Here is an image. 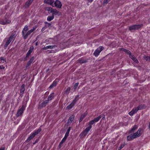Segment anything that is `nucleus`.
Listing matches in <instances>:
<instances>
[{"instance_id":"nucleus-2","label":"nucleus","mask_w":150,"mask_h":150,"mask_svg":"<svg viewBox=\"0 0 150 150\" xmlns=\"http://www.w3.org/2000/svg\"><path fill=\"white\" fill-rule=\"evenodd\" d=\"M143 132V129L142 128H139L137 132H136L131 134L127 137V140L128 141L132 140L134 139L140 137L142 134Z\"/></svg>"},{"instance_id":"nucleus-53","label":"nucleus","mask_w":150,"mask_h":150,"mask_svg":"<svg viewBox=\"0 0 150 150\" xmlns=\"http://www.w3.org/2000/svg\"><path fill=\"white\" fill-rule=\"evenodd\" d=\"M26 142H28L29 141H26Z\"/></svg>"},{"instance_id":"nucleus-33","label":"nucleus","mask_w":150,"mask_h":150,"mask_svg":"<svg viewBox=\"0 0 150 150\" xmlns=\"http://www.w3.org/2000/svg\"><path fill=\"white\" fill-rule=\"evenodd\" d=\"M71 89L70 87H68L66 89V90L64 91V93L66 95H68Z\"/></svg>"},{"instance_id":"nucleus-39","label":"nucleus","mask_w":150,"mask_h":150,"mask_svg":"<svg viewBox=\"0 0 150 150\" xmlns=\"http://www.w3.org/2000/svg\"><path fill=\"white\" fill-rule=\"evenodd\" d=\"M79 84V83H76L74 85V90H76V88L78 86V85Z\"/></svg>"},{"instance_id":"nucleus-26","label":"nucleus","mask_w":150,"mask_h":150,"mask_svg":"<svg viewBox=\"0 0 150 150\" xmlns=\"http://www.w3.org/2000/svg\"><path fill=\"white\" fill-rule=\"evenodd\" d=\"M44 23L45 24V27H46L47 28H50L51 27L52 24L51 23H49L47 22H45Z\"/></svg>"},{"instance_id":"nucleus-42","label":"nucleus","mask_w":150,"mask_h":150,"mask_svg":"<svg viewBox=\"0 0 150 150\" xmlns=\"http://www.w3.org/2000/svg\"><path fill=\"white\" fill-rule=\"evenodd\" d=\"M5 68V67H4L3 65H0V70L1 69H4Z\"/></svg>"},{"instance_id":"nucleus-3","label":"nucleus","mask_w":150,"mask_h":150,"mask_svg":"<svg viewBox=\"0 0 150 150\" xmlns=\"http://www.w3.org/2000/svg\"><path fill=\"white\" fill-rule=\"evenodd\" d=\"M16 32L15 31H13L11 33V36L7 39L5 44L4 45V48L6 49L10 43L13 42L15 39L16 36Z\"/></svg>"},{"instance_id":"nucleus-44","label":"nucleus","mask_w":150,"mask_h":150,"mask_svg":"<svg viewBox=\"0 0 150 150\" xmlns=\"http://www.w3.org/2000/svg\"><path fill=\"white\" fill-rule=\"evenodd\" d=\"M6 24L8 23H10L11 22V21L9 20H6Z\"/></svg>"},{"instance_id":"nucleus-41","label":"nucleus","mask_w":150,"mask_h":150,"mask_svg":"<svg viewBox=\"0 0 150 150\" xmlns=\"http://www.w3.org/2000/svg\"><path fill=\"white\" fill-rule=\"evenodd\" d=\"M0 24L2 25H5L6 24V21H0Z\"/></svg>"},{"instance_id":"nucleus-12","label":"nucleus","mask_w":150,"mask_h":150,"mask_svg":"<svg viewBox=\"0 0 150 150\" xmlns=\"http://www.w3.org/2000/svg\"><path fill=\"white\" fill-rule=\"evenodd\" d=\"M57 47V46L55 45H48L43 48L42 50H46L48 49H52Z\"/></svg>"},{"instance_id":"nucleus-13","label":"nucleus","mask_w":150,"mask_h":150,"mask_svg":"<svg viewBox=\"0 0 150 150\" xmlns=\"http://www.w3.org/2000/svg\"><path fill=\"white\" fill-rule=\"evenodd\" d=\"M34 59V57H32L30 58V60L27 63V64L26 66V68H28L29 67V66H30L33 62Z\"/></svg>"},{"instance_id":"nucleus-23","label":"nucleus","mask_w":150,"mask_h":150,"mask_svg":"<svg viewBox=\"0 0 150 150\" xmlns=\"http://www.w3.org/2000/svg\"><path fill=\"white\" fill-rule=\"evenodd\" d=\"M74 115H71V117H70L69 118L67 121L68 123H71L74 120Z\"/></svg>"},{"instance_id":"nucleus-38","label":"nucleus","mask_w":150,"mask_h":150,"mask_svg":"<svg viewBox=\"0 0 150 150\" xmlns=\"http://www.w3.org/2000/svg\"><path fill=\"white\" fill-rule=\"evenodd\" d=\"M64 142V141H61V142L60 143L58 146V147L59 148H60L62 147Z\"/></svg>"},{"instance_id":"nucleus-51","label":"nucleus","mask_w":150,"mask_h":150,"mask_svg":"<svg viewBox=\"0 0 150 150\" xmlns=\"http://www.w3.org/2000/svg\"><path fill=\"white\" fill-rule=\"evenodd\" d=\"M38 38V37H37V38H36V40H37V38Z\"/></svg>"},{"instance_id":"nucleus-49","label":"nucleus","mask_w":150,"mask_h":150,"mask_svg":"<svg viewBox=\"0 0 150 150\" xmlns=\"http://www.w3.org/2000/svg\"><path fill=\"white\" fill-rule=\"evenodd\" d=\"M38 45V42H37L35 43V45H36V46H37Z\"/></svg>"},{"instance_id":"nucleus-37","label":"nucleus","mask_w":150,"mask_h":150,"mask_svg":"<svg viewBox=\"0 0 150 150\" xmlns=\"http://www.w3.org/2000/svg\"><path fill=\"white\" fill-rule=\"evenodd\" d=\"M53 8L51 7H46L45 8V10L48 11H50L51 13V11H52Z\"/></svg>"},{"instance_id":"nucleus-25","label":"nucleus","mask_w":150,"mask_h":150,"mask_svg":"<svg viewBox=\"0 0 150 150\" xmlns=\"http://www.w3.org/2000/svg\"><path fill=\"white\" fill-rule=\"evenodd\" d=\"M54 17V15L52 14V16H48L47 18V20L48 21H51L53 19Z\"/></svg>"},{"instance_id":"nucleus-15","label":"nucleus","mask_w":150,"mask_h":150,"mask_svg":"<svg viewBox=\"0 0 150 150\" xmlns=\"http://www.w3.org/2000/svg\"><path fill=\"white\" fill-rule=\"evenodd\" d=\"M51 13H52V14L54 15H60V12L59 11H57L56 9L53 8L52 11H51Z\"/></svg>"},{"instance_id":"nucleus-11","label":"nucleus","mask_w":150,"mask_h":150,"mask_svg":"<svg viewBox=\"0 0 150 150\" xmlns=\"http://www.w3.org/2000/svg\"><path fill=\"white\" fill-rule=\"evenodd\" d=\"M44 2L53 7L54 1V0H44Z\"/></svg>"},{"instance_id":"nucleus-5","label":"nucleus","mask_w":150,"mask_h":150,"mask_svg":"<svg viewBox=\"0 0 150 150\" xmlns=\"http://www.w3.org/2000/svg\"><path fill=\"white\" fill-rule=\"evenodd\" d=\"M142 26V24L133 25L129 26V29L131 32H133L136 30L139 29Z\"/></svg>"},{"instance_id":"nucleus-52","label":"nucleus","mask_w":150,"mask_h":150,"mask_svg":"<svg viewBox=\"0 0 150 150\" xmlns=\"http://www.w3.org/2000/svg\"><path fill=\"white\" fill-rule=\"evenodd\" d=\"M42 150H45V149L44 148V149H42Z\"/></svg>"},{"instance_id":"nucleus-8","label":"nucleus","mask_w":150,"mask_h":150,"mask_svg":"<svg viewBox=\"0 0 150 150\" xmlns=\"http://www.w3.org/2000/svg\"><path fill=\"white\" fill-rule=\"evenodd\" d=\"M104 49V47L103 46H100L95 50L93 55L96 57H98L100 53Z\"/></svg>"},{"instance_id":"nucleus-4","label":"nucleus","mask_w":150,"mask_h":150,"mask_svg":"<svg viewBox=\"0 0 150 150\" xmlns=\"http://www.w3.org/2000/svg\"><path fill=\"white\" fill-rule=\"evenodd\" d=\"M144 107V105H140L137 107L134 108L129 113V114L131 116H132L133 115L136 113L138 111L141 110L143 109Z\"/></svg>"},{"instance_id":"nucleus-29","label":"nucleus","mask_w":150,"mask_h":150,"mask_svg":"<svg viewBox=\"0 0 150 150\" xmlns=\"http://www.w3.org/2000/svg\"><path fill=\"white\" fill-rule=\"evenodd\" d=\"M143 58L146 61L150 62V56L144 55L143 56Z\"/></svg>"},{"instance_id":"nucleus-14","label":"nucleus","mask_w":150,"mask_h":150,"mask_svg":"<svg viewBox=\"0 0 150 150\" xmlns=\"http://www.w3.org/2000/svg\"><path fill=\"white\" fill-rule=\"evenodd\" d=\"M48 103L49 101L47 100H45L39 105V108H42L43 107H45Z\"/></svg>"},{"instance_id":"nucleus-6","label":"nucleus","mask_w":150,"mask_h":150,"mask_svg":"<svg viewBox=\"0 0 150 150\" xmlns=\"http://www.w3.org/2000/svg\"><path fill=\"white\" fill-rule=\"evenodd\" d=\"M41 131V129L39 128L37 130H35L33 132L31 133L30 136L28 138L26 141H30L35 136L38 134Z\"/></svg>"},{"instance_id":"nucleus-40","label":"nucleus","mask_w":150,"mask_h":150,"mask_svg":"<svg viewBox=\"0 0 150 150\" xmlns=\"http://www.w3.org/2000/svg\"><path fill=\"white\" fill-rule=\"evenodd\" d=\"M110 1V0H104L103 3L104 4H106L109 2Z\"/></svg>"},{"instance_id":"nucleus-31","label":"nucleus","mask_w":150,"mask_h":150,"mask_svg":"<svg viewBox=\"0 0 150 150\" xmlns=\"http://www.w3.org/2000/svg\"><path fill=\"white\" fill-rule=\"evenodd\" d=\"M122 50L124 52L126 53L127 54H129V55L131 54V52L129 50H127L126 49L122 48Z\"/></svg>"},{"instance_id":"nucleus-32","label":"nucleus","mask_w":150,"mask_h":150,"mask_svg":"<svg viewBox=\"0 0 150 150\" xmlns=\"http://www.w3.org/2000/svg\"><path fill=\"white\" fill-rule=\"evenodd\" d=\"M101 115L99 116L98 117L95 118L93 120H94V121L95 122H97L101 118Z\"/></svg>"},{"instance_id":"nucleus-50","label":"nucleus","mask_w":150,"mask_h":150,"mask_svg":"<svg viewBox=\"0 0 150 150\" xmlns=\"http://www.w3.org/2000/svg\"><path fill=\"white\" fill-rule=\"evenodd\" d=\"M38 141H35L34 143H33V144H35Z\"/></svg>"},{"instance_id":"nucleus-46","label":"nucleus","mask_w":150,"mask_h":150,"mask_svg":"<svg viewBox=\"0 0 150 150\" xmlns=\"http://www.w3.org/2000/svg\"><path fill=\"white\" fill-rule=\"evenodd\" d=\"M70 127H69L68 129H67V132H69H69L70 131Z\"/></svg>"},{"instance_id":"nucleus-35","label":"nucleus","mask_w":150,"mask_h":150,"mask_svg":"<svg viewBox=\"0 0 150 150\" xmlns=\"http://www.w3.org/2000/svg\"><path fill=\"white\" fill-rule=\"evenodd\" d=\"M69 134V132H67L65 134L64 137L63 138L62 141H65L67 139V138Z\"/></svg>"},{"instance_id":"nucleus-20","label":"nucleus","mask_w":150,"mask_h":150,"mask_svg":"<svg viewBox=\"0 0 150 150\" xmlns=\"http://www.w3.org/2000/svg\"><path fill=\"white\" fill-rule=\"evenodd\" d=\"M75 103L74 102H72L69 105L67 106L66 109L67 110H70L75 105Z\"/></svg>"},{"instance_id":"nucleus-9","label":"nucleus","mask_w":150,"mask_h":150,"mask_svg":"<svg viewBox=\"0 0 150 150\" xmlns=\"http://www.w3.org/2000/svg\"><path fill=\"white\" fill-rule=\"evenodd\" d=\"M62 6L61 2L58 0H56L53 4V7H56L57 8H61Z\"/></svg>"},{"instance_id":"nucleus-1","label":"nucleus","mask_w":150,"mask_h":150,"mask_svg":"<svg viewBox=\"0 0 150 150\" xmlns=\"http://www.w3.org/2000/svg\"><path fill=\"white\" fill-rule=\"evenodd\" d=\"M36 28L37 27L36 26L33 27L32 29H30L28 32H27L28 30V26L25 25L23 28L22 32V36L23 37V39L24 40L26 39L28 36L36 29Z\"/></svg>"},{"instance_id":"nucleus-17","label":"nucleus","mask_w":150,"mask_h":150,"mask_svg":"<svg viewBox=\"0 0 150 150\" xmlns=\"http://www.w3.org/2000/svg\"><path fill=\"white\" fill-rule=\"evenodd\" d=\"M129 57L136 63H139V61L137 60L136 58L132 55L131 54L129 55Z\"/></svg>"},{"instance_id":"nucleus-27","label":"nucleus","mask_w":150,"mask_h":150,"mask_svg":"<svg viewBox=\"0 0 150 150\" xmlns=\"http://www.w3.org/2000/svg\"><path fill=\"white\" fill-rule=\"evenodd\" d=\"M21 93L22 94L25 91L24 85L23 84L22 85L21 88L20 89Z\"/></svg>"},{"instance_id":"nucleus-45","label":"nucleus","mask_w":150,"mask_h":150,"mask_svg":"<svg viewBox=\"0 0 150 150\" xmlns=\"http://www.w3.org/2000/svg\"><path fill=\"white\" fill-rule=\"evenodd\" d=\"M5 146H2L0 148V150H5Z\"/></svg>"},{"instance_id":"nucleus-7","label":"nucleus","mask_w":150,"mask_h":150,"mask_svg":"<svg viewBox=\"0 0 150 150\" xmlns=\"http://www.w3.org/2000/svg\"><path fill=\"white\" fill-rule=\"evenodd\" d=\"M25 108L26 106L25 105H23L22 107L18 110L16 114V116L18 117L21 115L25 110Z\"/></svg>"},{"instance_id":"nucleus-24","label":"nucleus","mask_w":150,"mask_h":150,"mask_svg":"<svg viewBox=\"0 0 150 150\" xmlns=\"http://www.w3.org/2000/svg\"><path fill=\"white\" fill-rule=\"evenodd\" d=\"M86 115L87 114L85 113L83 114V115L81 116L79 120V122H80L82 121L83 119L86 117Z\"/></svg>"},{"instance_id":"nucleus-16","label":"nucleus","mask_w":150,"mask_h":150,"mask_svg":"<svg viewBox=\"0 0 150 150\" xmlns=\"http://www.w3.org/2000/svg\"><path fill=\"white\" fill-rule=\"evenodd\" d=\"M33 1V0H28L25 4L24 7L25 8H28L31 4Z\"/></svg>"},{"instance_id":"nucleus-34","label":"nucleus","mask_w":150,"mask_h":150,"mask_svg":"<svg viewBox=\"0 0 150 150\" xmlns=\"http://www.w3.org/2000/svg\"><path fill=\"white\" fill-rule=\"evenodd\" d=\"M127 144H126L125 142H124L123 144H122L120 147L118 148V150H120L122 149L125 145H126Z\"/></svg>"},{"instance_id":"nucleus-47","label":"nucleus","mask_w":150,"mask_h":150,"mask_svg":"<svg viewBox=\"0 0 150 150\" xmlns=\"http://www.w3.org/2000/svg\"><path fill=\"white\" fill-rule=\"evenodd\" d=\"M148 127L149 129V130H150V122L149 123V125L148 126Z\"/></svg>"},{"instance_id":"nucleus-22","label":"nucleus","mask_w":150,"mask_h":150,"mask_svg":"<svg viewBox=\"0 0 150 150\" xmlns=\"http://www.w3.org/2000/svg\"><path fill=\"white\" fill-rule=\"evenodd\" d=\"M54 93H52L50 94L48 97L47 100L49 102V101L51 100L54 98Z\"/></svg>"},{"instance_id":"nucleus-43","label":"nucleus","mask_w":150,"mask_h":150,"mask_svg":"<svg viewBox=\"0 0 150 150\" xmlns=\"http://www.w3.org/2000/svg\"><path fill=\"white\" fill-rule=\"evenodd\" d=\"M47 28H46V27L45 26V25L42 29L41 31H44Z\"/></svg>"},{"instance_id":"nucleus-36","label":"nucleus","mask_w":150,"mask_h":150,"mask_svg":"<svg viewBox=\"0 0 150 150\" xmlns=\"http://www.w3.org/2000/svg\"><path fill=\"white\" fill-rule=\"evenodd\" d=\"M5 60V59L3 57H1L0 58V64L3 63Z\"/></svg>"},{"instance_id":"nucleus-48","label":"nucleus","mask_w":150,"mask_h":150,"mask_svg":"<svg viewBox=\"0 0 150 150\" xmlns=\"http://www.w3.org/2000/svg\"><path fill=\"white\" fill-rule=\"evenodd\" d=\"M93 0H88V1L90 2H92L93 1Z\"/></svg>"},{"instance_id":"nucleus-30","label":"nucleus","mask_w":150,"mask_h":150,"mask_svg":"<svg viewBox=\"0 0 150 150\" xmlns=\"http://www.w3.org/2000/svg\"><path fill=\"white\" fill-rule=\"evenodd\" d=\"M79 95H77L76 96L75 98L73 100V102H74L75 104H76V102L79 99Z\"/></svg>"},{"instance_id":"nucleus-21","label":"nucleus","mask_w":150,"mask_h":150,"mask_svg":"<svg viewBox=\"0 0 150 150\" xmlns=\"http://www.w3.org/2000/svg\"><path fill=\"white\" fill-rule=\"evenodd\" d=\"M138 127V126L137 125H134L133 127L130 130V133H133L134 132V131L137 129Z\"/></svg>"},{"instance_id":"nucleus-18","label":"nucleus","mask_w":150,"mask_h":150,"mask_svg":"<svg viewBox=\"0 0 150 150\" xmlns=\"http://www.w3.org/2000/svg\"><path fill=\"white\" fill-rule=\"evenodd\" d=\"M95 123V122L94 120H92L89 122L88 123V125L89 126L87 127L90 130L92 127V125L94 124Z\"/></svg>"},{"instance_id":"nucleus-10","label":"nucleus","mask_w":150,"mask_h":150,"mask_svg":"<svg viewBox=\"0 0 150 150\" xmlns=\"http://www.w3.org/2000/svg\"><path fill=\"white\" fill-rule=\"evenodd\" d=\"M90 129L86 127L80 134L81 137L83 138L84 137L88 134L90 131Z\"/></svg>"},{"instance_id":"nucleus-28","label":"nucleus","mask_w":150,"mask_h":150,"mask_svg":"<svg viewBox=\"0 0 150 150\" xmlns=\"http://www.w3.org/2000/svg\"><path fill=\"white\" fill-rule=\"evenodd\" d=\"M57 83V82L56 81H54L52 84L50 86L49 88H52L56 86Z\"/></svg>"},{"instance_id":"nucleus-19","label":"nucleus","mask_w":150,"mask_h":150,"mask_svg":"<svg viewBox=\"0 0 150 150\" xmlns=\"http://www.w3.org/2000/svg\"><path fill=\"white\" fill-rule=\"evenodd\" d=\"M33 49V47L32 48H30V49L28 51V52L26 54V58H28L29 57L31 53L32 52Z\"/></svg>"}]
</instances>
